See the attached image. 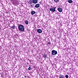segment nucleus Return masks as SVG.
<instances>
[{
    "mask_svg": "<svg viewBox=\"0 0 78 78\" xmlns=\"http://www.w3.org/2000/svg\"><path fill=\"white\" fill-rule=\"evenodd\" d=\"M18 28L19 30L21 31H23L25 30V27L23 25L20 24L18 26Z\"/></svg>",
    "mask_w": 78,
    "mask_h": 78,
    "instance_id": "1",
    "label": "nucleus"
},
{
    "mask_svg": "<svg viewBox=\"0 0 78 78\" xmlns=\"http://www.w3.org/2000/svg\"><path fill=\"white\" fill-rule=\"evenodd\" d=\"M49 10L51 12H55L56 11V10L54 9V7L51 6V8H50Z\"/></svg>",
    "mask_w": 78,
    "mask_h": 78,
    "instance_id": "2",
    "label": "nucleus"
},
{
    "mask_svg": "<svg viewBox=\"0 0 78 78\" xmlns=\"http://www.w3.org/2000/svg\"><path fill=\"white\" fill-rule=\"evenodd\" d=\"M58 52L56 51L53 50L51 51V54L52 55H57Z\"/></svg>",
    "mask_w": 78,
    "mask_h": 78,
    "instance_id": "3",
    "label": "nucleus"
},
{
    "mask_svg": "<svg viewBox=\"0 0 78 78\" xmlns=\"http://www.w3.org/2000/svg\"><path fill=\"white\" fill-rule=\"evenodd\" d=\"M57 10L59 12H62V9L60 8H58L57 9Z\"/></svg>",
    "mask_w": 78,
    "mask_h": 78,
    "instance_id": "4",
    "label": "nucleus"
},
{
    "mask_svg": "<svg viewBox=\"0 0 78 78\" xmlns=\"http://www.w3.org/2000/svg\"><path fill=\"white\" fill-rule=\"evenodd\" d=\"M37 32L38 33H42V30H41L40 29H38L37 30Z\"/></svg>",
    "mask_w": 78,
    "mask_h": 78,
    "instance_id": "5",
    "label": "nucleus"
},
{
    "mask_svg": "<svg viewBox=\"0 0 78 78\" xmlns=\"http://www.w3.org/2000/svg\"><path fill=\"white\" fill-rule=\"evenodd\" d=\"M32 2L33 3H34V4H36L37 3V0H33Z\"/></svg>",
    "mask_w": 78,
    "mask_h": 78,
    "instance_id": "6",
    "label": "nucleus"
},
{
    "mask_svg": "<svg viewBox=\"0 0 78 78\" xmlns=\"http://www.w3.org/2000/svg\"><path fill=\"white\" fill-rule=\"evenodd\" d=\"M35 13H36V12H35V11H32L31 12V15H33V14H35Z\"/></svg>",
    "mask_w": 78,
    "mask_h": 78,
    "instance_id": "7",
    "label": "nucleus"
},
{
    "mask_svg": "<svg viewBox=\"0 0 78 78\" xmlns=\"http://www.w3.org/2000/svg\"><path fill=\"white\" fill-rule=\"evenodd\" d=\"M35 7L37 8H39V4H37L35 5Z\"/></svg>",
    "mask_w": 78,
    "mask_h": 78,
    "instance_id": "8",
    "label": "nucleus"
},
{
    "mask_svg": "<svg viewBox=\"0 0 78 78\" xmlns=\"http://www.w3.org/2000/svg\"><path fill=\"white\" fill-rule=\"evenodd\" d=\"M68 2L69 3H72V0H69L68 1Z\"/></svg>",
    "mask_w": 78,
    "mask_h": 78,
    "instance_id": "9",
    "label": "nucleus"
},
{
    "mask_svg": "<svg viewBox=\"0 0 78 78\" xmlns=\"http://www.w3.org/2000/svg\"><path fill=\"white\" fill-rule=\"evenodd\" d=\"M25 23L26 25H28V21L26 20L25 22Z\"/></svg>",
    "mask_w": 78,
    "mask_h": 78,
    "instance_id": "10",
    "label": "nucleus"
},
{
    "mask_svg": "<svg viewBox=\"0 0 78 78\" xmlns=\"http://www.w3.org/2000/svg\"><path fill=\"white\" fill-rule=\"evenodd\" d=\"M59 78H64V76L60 75L59 76Z\"/></svg>",
    "mask_w": 78,
    "mask_h": 78,
    "instance_id": "11",
    "label": "nucleus"
},
{
    "mask_svg": "<svg viewBox=\"0 0 78 78\" xmlns=\"http://www.w3.org/2000/svg\"><path fill=\"white\" fill-rule=\"evenodd\" d=\"M54 2H55L56 3H58L59 2V0H54Z\"/></svg>",
    "mask_w": 78,
    "mask_h": 78,
    "instance_id": "12",
    "label": "nucleus"
},
{
    "mask_svg": "<svg viewBox=\"0 0 78 78\" xmlns=\"http://www.w3.org/2000/svg\"><path fill=\"white\" fill-rule=\"evenodd\" d=\"M47 55L46 54H44L43 56V58H47Z\"/></svg>",
    "mask_w": 78,
    "mask_h": 78,
    "instance_id": "13",
    "label": "nucleus"
},
{
    "mask_svg": "<svg viewBox=\"0 0 78 78\" xmlns=\"http://www.w3.org/2000/svg\"><path fill=\"white\" fill-rule=\"evenodd\" d=\"M11 28L13 29H15V28H16V27L15 26H13L11 27Z\"/></svg>",
    "mask_w": 78,
    "mask_h": 78,
    "instance_id": "14",
    "label": "nucleus"
},
{
    "mask_svg": "<svg viewBox=\"0 0 78 78\" xmlns=\"http://www.w3.org/2000/svg\"><path fill=\"white\" fill-rule=\"evenodd\" d=\"M31 69V68L30 67H29L28 68V70H30Z\"/></svg>",
    "mask_w": 78,
    "mask_h": 78,
    "instance_id": "15",
    "label": "nucleus"
},
{
    "mask_svg": "<svg viewBox=\"0 0 78 78\" xmlns=\"http://www.w3.org/2000/svg\"><path fill=\"white\" fill-rule=\"evenodd\" d=\"M65 77L66 78H69V76H68V75H66L65 76Z\"/></svg>",
    "mask_w": 78,
    "mask_h": 78,
    "instance_id": "16",
    "label": "nucleus"
},
{
    "mask_svg": "<svg viewBox=\"0 0 78 78\" xmlns=\"http://www.w3.org/2000/svg\"><path fill=\"white\" fill-rule=\"evenodd\" d=\"M31 7H33V6H34V4H32L31 5Z\"/></svg>",
    "mask_w": 78,
    "mask_h": 78,
    "instance_id": "17",
    "label": "nucleus"
},
{
    "mask_svg": "<svg viewBox=\"0 0 78 78\" xmlns=\"http://www.w3.org/2000/svg\"><path fill=\"white\" fill-rule=\"evenodd\" d=\"M56 7H54V9H56Z\"/></svg>",
    "mask_w": 78,
    "mask_h": 78,
    "instance_id": "18",
    "label": "nucleus"
},
{
    "mask_svg": "<svg viewBox=\"0 0 78 78\" xmlns=\"http://www.w3.org/2000/svg\"><path fill=\"white\" fill-rule=\"evenodd\" d=\"M48 44H49V45H50V43L48 42Z\"/></svg>",
    "mask_w": 78,
    "mask_h": 78,
    "instance_id": "19",
    "label": "nucleus"
},
{
    "mask_svg": "<svg viewBox=\"0 0 78 78\" xmlns=\"http://www.w3.org/2000/svg\"><path fill=\"white\" fill-rule=\"evenodd\" d=\"M33 3V2H30V4H31V3Z\"/></svg>",
    "mask_w": 78,
    "mask_h": 78,
    "instance_id": "20",
    "label": "nucleus"
},
{
    "mask_svg": "<svg viewBox=\"0 0 78 78\" xmlns=\"http://www.w3.org/2000/svg\"><path fill=\"white\" fill-rule=\"evenodd\" d=\"M31 61H32V60H30V62H31Z\"/></svg>",
    "mask_w": 78,
    "mask_h": 78,
    "instance_id": "21",
    "label": "nucleus"
},
{
    "mask_svg": "<svg viewBox=\"0 0 78 78\" xmlns=\"http://www.w3.org/2000/svg\"><path fill=\"white\" fill-rule=\"evenodd\" d=\"M40 3H41V2H40Z\"/></svg>",
    "mask_w": 78,
    "mask_h": 78,
    "instance_id": "22",
    "label": "nucleus"
},
{
    "mask_svg": "<svg viewBox=\"0 0 78 78\" xmlns=\"http://www.w3.org/2000/svg\"><path fill=\"white\" fill-rule=\"evenodd\" d=\"M57 77H58V76H57Z\"/></svg>",
    "mask_w": 78,
    "mask_h": 78,
    "instance_id": "23",
    "label": "nucleus"
},
{
    "mask_svg": "<svg viewBox=\"0 0 78 78\" xmlns=\"http://www.w3.org/2000/svg\"><path fill=\"white\" fill-rule=\"evenodd\" d=\"M57 77H58V76H57Z\"/></svg>",
    "mask_w": 78,
    "mask_h": 78,
    "instance_id": "24",
    "label": "nucleus"
}]
</instances>
